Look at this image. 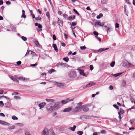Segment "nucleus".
Wrapping results in <instances>:
<instances>
[{
	"label": "nucleus",
	"instance_id": "nucleus-16",
	"mask_svg": "<svg viewBox=\"0 0 135 135\" xmlns=\"http://www.w3.org/2000/svg\"><path fill=\"white\" fill-rule=\"evenodd\" d=\"M58 23L59 26H62L63 24L62 21L60 20L58 18Z\"/></svg>",
	"mask_w": 135,
	"mask_h": 135
},
{
	"label": "nucleus",
	"instance_id": "nucleus-46",
	"mask_svg": "<svg viewBox=\"0 0 135 135\" xmlns=\"http://www.w3.org/2000/svg\"><path fill=\"white\" fill-rule=\"evenodd\" d=\"M55 71V70L54 69H51L50 71L49 72V73L50 74H51L53 72H54Z\"/></svg>",
	"mask_w": 135,
	"mask_h": 135
},
{
	"label": "nucleus",
	"instance_id": "nucleus-31",
	"mask_svg": "<svg viewBox=\"0 0 135 135\" xmlns=\"http://www.w3.org/2000/svg\"><path fill=\"white\" fill-rule=\"evenodd\" d=\"M77 133L79 135H82L83 134V132L82 131H79L77 132Z\"/></svg>",
	"mask_w": 135,
	"mask_h": 135
},
{
	"label": "nucleus",
	"instance_id": "nucleus-49",
	"mask_svg": "<svg viewBox=\"0 0 135 135\" xmlns=\"http://www.w3.org/2000/svg\"><path fill=\"white\" fill-rule=\"evenodd\" d=\"M15 128V126H12L11 127H9L8 128V129L10 130L11 129H14Z\"/></svg>",
	"mask_w": 135,
	"mask_h": 135
},
{
	"label": "nucleus",
	"instance_id": "nucleus-9",
	"mask_svg": "<svg viewBox=\"0 0 135 135\" xmlns=\"http://www.w3.org/2000/svg\"><path fill=\"white\" fill-rule=\"evenodd\" d=\"M67 64L66 63H64L62 62L57 63V66H62V67H64L67 66Z\"/></svg>",
	"mask_w": 135,
	"mask_h": 135
},
{
	"label": "nucleus",
	"instance_id": "nucleus-28",
	"mask_svg": "<svg viewBox=\"0 0 135 135\" xmlns=\"http://www.w3.org/2000/svg\"><path fill=\"white\" fill-rule=\"evenodd\" d=\"M135 121V119H132L130 120V122L131 124H132Z\"/></svg>",
	"mask_w": 135,
	"mask_h": 135
},
{
	"label": "nucleus",
	"instance_id": "nucleus-64",
	"mask_svg": "<svg viewBox=\"0 0 135 135\" xmlns=\"http://www.w3.org/2000/svg\"><path fill=\"white\" fill-rule=\"evenodd\" d=\"M133 109H135V105H133V106L131 108L129 109L128 110H130Z\"/></svg>",
	"mask_w": 135,
	"mask_h": 135
},
{
	"label": "nucleus",
	"instance_id": "nucleus-40",
	"mask_svg": "<svg viewBox=\"0 0 135 135\" xmlns=\"http://www.w3.org/2000/svg\"><path fill=\"white\" fill-rule=\"evenodd\" d=\"M120 112L121 113L123 114L124 113V111L122 108H120Z\"/></svg>",
	"mask_w": 135,
	"mask_h": 135
},
{
	"label": "nucleus",
	"instance_id": "nucleus-5",
	"mask_svg": "<svg viewBox=\"0 0 135 135\" xmlns=\"http://www.w3.org/2000/svg\"><path fill=\"white\" fill-rule=\"evenodd\" d=\"M109 49V48H107L105 49L103 48H101L99 50H94V52L96 53H97V52H101L102 51L108 50V49Z\"/></svg>",
	"mask_w": 135,
	"mask_h": 135
},
{
	"label": "nucleus",
	"instance_id": "nucleus-30",
	"mask_svg": "<svg viewBox=\"0 0 135 135\" xmlns=\"http://www.w3.org/2000/svg\"><path fill=\"white\" fill-rule=\"evenodd\" d=\"M122 73H117V74H114V76L115 77H117V76H119V75H121Z\"/></svg>",
	"mask_w": 135,
	"mask_h": 135
},
{
	"label": "nucleus",
	"instance_id": "nucleus-61",
	"mask_svg": "<svg viewBox=\"0 0 135 135\" xmlns=\"http://www.w3.org/2000/svg\"><path fill=\"white\" fill-rule=\"evenodd\" d=\"M21 17L25 18L26 17V15H25V14H22L21 16Z\"/></svg>",
	"mask_w": 135,
	"mask_h": 135
},
{
	"label": "nucleus",
	"instance_id": "nucleus-17",
	"mask_svg": "<svg viewBox=\"0 0 135 135\" xmlns=\"http://www.w3.org/2000/svg\"><path fill=\"white\" fill-rule=\"evenodd\" d=\"M1 124L3 125L9 126L10 124L7 122L2 120Z\"/></svg>",
	"mask_w": 135,
	"mask_h": 135
},
{
	"label": "nucleus",
	"instance_id": "nucleus-7",
	"mask_svg": "<svg viewBox=\"0 0 135 135\" xmlns=\"http://www.w3.org/2000/svg\"><path fill=\"white\" fill-rule=\"evenodd\" d=\"M73 101V99H71V100H70L69 98H68L66 99V100H62L61 102V103H62L63 104H65L66 103L70 101Z\"/></svg>",
	"mask_w": 135,
	"mask_h": 135
},
{
	"label": "nucleus",
	"instance_id": "nucleus-39",
	"mask_svg": "<svg viewBox=\"0 0 135 135\" xmlns=\"http://www.w3.org/2000/svg\"><path fill=\"white\" fill-rule=\"evenodd\" d=\"M21 38L24 41H26L27 40V38L25 37L22 36L21 37Z\"/></svg>",
	"mask_w": 135,
	"mask_h": 135
},
{
	"label": "nucleus",
	"instance_id": "nucleus-33",
	"mask_svg": "<svg viewBox=\"0 0 135 135\" xmlns=\"http://www.w3.org/2000/svg\"><path fill=\"white\" fill-rule=\"evenodd\" d=\"M35 19L36 20H40L41 21L42 20L41 17H36L35 18Z\"/></svg>",
	"mask_w": 135,
	"mask_h": 135
},
{
	"label": "nucleus",
	"instance_id": "nucleus-60",
	"mask_svg": "<svg viewBox=\"0 0 135 135\" xmlns=\"http://www.w3.org/2000/svg\"><path fill=\"white\" fill-rule=\"evenodd\" d=\"M25 135H31L28 131H27L25 133Z\"/></svg>",
	"mask_w": 135,
	"mask_h": 135
},
{
	"label": "nucleus",
	"instance_id": "nucleus-23",
	"mask_svg": "<svg viewBox=\"0 0 135 135\" xmlns=\"http://www.w3.org/2000/svg\"><path fill=\"white\" fill-rule=\"evenodd\" d=\"M17 78L20 80L23 81L25 80L26 79V78H23L22 76H20V77H17Z\"/></svg>",
	"mask_w": 135,
	"mask_h": 135
},
{
	"label": "nucleus",
	"instance_id": "nucleus-58",
	"mask_svg": "<svg viewBox=\"0 0 135 135\" xmlns=\"http://www.w3.org/2000/svg\"><path fill=\"white\" fill-rule=\"evenodd\" d=\"M18 94V92H14V93H12V95H17Z\"/></svg>",
	"mask_w": 135,
	"mask_h": 135
},
{
	"label": "nucleus",
	"instance_id": "nucleus-6",
	"mask_svg": "<svg viewBox=\"0 0 135 135\" xmlns=\"http://www.w3.org/2000/svg\"><path fill=\"white\" fill-rule=\"evenodd\" d=\"M46 108L47 110L49 111H50L54 109L53 106H50L49 104H47L46 106Z\"/></svg>",
	"mask_w": 135,
	"mask_h": 135
},
{
	"label": "nucleus",
	"instance_id": "nucleus-35",
	"mask_svg": "<svg viewBox=\"0 0 135 135\" xmlns=\"http://www.w3.org/2000/svg\"><path fill=\"white\" fill-rule=\"evenodd\" d=\"M9 77L12 79L13 81H14L15 79H16L13 76H11L10 75H9Z\"/></svg>",
	"mask_w": 135,
	"mask_h": 135
},
{
	"label": "nucleus",
	"instance_id": "nucleus-43",
	"mask_svg": "<svg viewBox=\"0 0 135 135\" xmlns=\"http://www.w3.org/2000/svg\"><path fill=\"white\" fill-rule=\"evenodd\" d=\"M124 12H125V14L127 16H128V15L127 14L126 12V6L124 5Z\"/></svg>",
	"mask_w": 135,
	"mask_h": 135
},
{
	"label": "nucleus",
	"instance_id": "nucleus-27",
	"mask_svg": "<svg viewBox=\"0 0 135 135\" xmlns=\"http://www.w3.org/2000/svg\"><path fill=\"white\" fill-rule=\"evenodd\" d=\"M63 59L66 62H68L69 61V59L68 57H64L63 58Z\"/></svg>",
	"mask_w": 135,
	"mask_h": 135
},
{
	"label": "nucleus",
	"instance_id": "nucleus-47",
	"mask_svg": "<svg viewBox=\"0 0 135 135\" xmlns=\"http://www.w3.org/2000/svg\"><path fill=\"white\" fill-rule=\"evenodd\" d=\"M46 15L47 16L48 18H49L50 16L49 15V13L48 11L46 13Z\"/></svg>",
	"mask_w": 135,
	"mask_h": 135
},
{
	"label": "nucleus",
	"instance_id": "nucleus-24",
	"mask_svg": "<svg viewBox=\"0 0 135 135\" xmlns=\"http://www.w3.org/2000/svg\"><path fill=\"white\" fill-rule=\"evenodd\" d=\"M46 100L48 102H53L55 101V100L51 99H46Z\"/></svg>",
	"mask_w": 135,
	"mask_h": 135
},
{
	"label": "nucleus",
	"instance_id": "nucleus-52",
	"mask_svg": "<svg viewBox=\"0 0 135 135\" xmlns=\"http://www.w3.org/2000/svg\"><path fill=\"white\" fill-rule=\"evenodd\" d=\"M93 34L95 35L96 36H97L98 35V32L95 31H94L93 32Z\"/></svg>",
	"mask_w": 135,
	"mask_h": 135
},
{
	"label": "nucleus",
	"instance_id": "nucleus-21",
	"mask_svg": "<svg viewBox=\"0 0 135 135\" xmlns=\"http://www.w3.org/2000/svg\"><path fill=\"white\" fill-rule=\"evenodd\" d=\"M75 16L73 15V16H70L68 18V20L69 21H72L75 19Z\"/></svg>",
	"mask_w": 135,
	"mask_h": 135
},
{
	"label": "nucleus",
	"instance_id": "nucleus-38",
	"mask_svg": "<svg viewBox=\"0 0 135 135\" xmlns=\"http://www.w3.org/2000/svg\"><path fill=\"white\" fill-rule=\"evenodd\" d=\"M5 105H6V107H8L10 105V104L8 100L7 102L5 104Z\"/></svg>",
	"mask_w": 135,
	"mask_h": 135
},
{
	"label": "nucleus",
	"instance_id": "nucleus-63",
	"mask_svg": "<svg viewBox=\"0 0 135 135\" xmlns=\"http://www.w3.org/2000/svg\"><path fill=\"white\" fill-rule=\"evenodd\" d=\"M61 46L63 47H65L66 46V44L62 42L61 43Z\"/></svg>",
	"mask_w": 135,
	"mask_h": 135
},
{
	"label": "nucleus",
	"instance_id": "nucleus-53",
	"mask_svg": "<svg viewBox=\"0 0 135 135\" xmlns=\"http://www.w3.org/2000/svg\"><path fill=\"white\" fill-rule=\"evenodd\" d=\"M70 25L71 26H74L76 25V22H72Z\"/></svg>",
	"mask_w": 135,
	"mask_h": 135
},
{
	"label": "nucleus",
	"instance_id": "nucleus-54",
	"mask_svg": "<svg viewBox=\"0 0 135 135\" xmlns=\"http://www.w3.org/2000/svg\"><path fill=\"white\" fill-rule=\"evenodd\" d=\"M82 103L81 102H80L77 103V105H78V106H80V107H82L81 105H82Z\"/></svg>",
	"mask_w": 135,
	"mask_h": 135
},
{
	"label": "nucleus",
	"instance_id": "nucleus-4",
	"mask_svg": "<svg viewBox=\"0 0 135 135\" xmlns=\"http://www.w3.org/2000/svg\"><path fill=\"white\" fill-rule=\"evenodd\" d=\"M81 108V107L80 106H76V107L73 109V112L76 113L80 110Z\"/></svg>",
	"mask_w": 135,
	"mask_h": 135
},
{
	"label": "nucleus",
	"instance_id": "nucleus-37",
	"mask_svg": "<svg viewBox=\"0 0 135 135\" xmlns=\"http://www.w3.org/2000/svg\"><path fill=\"white\" fill-rule=\"evenodd\" d=\"M113 106L116 109H117L118 110L119 109V107L116 104H113Z\"/></svg>",
	"mask_w": 135,
	"mask_h": 135
},
{
	"label": "nucleus",
	"instance_id": "nucleus-15",
	"mask_svg": "<svg viewBox=\"0 0 135 135\" xmlns=\"http://www.w3.org/2000/svg\"><path fill=\"white\" fill-rule=\"evenodd\" d=\"M41 135H48V133L46 132V130L45 129L41 133Z\"/></svg>",
	"mask_w": 135,
	"mask_h": 135
},
{
	"label": "nucleus",
	"instance_id": "nucleus-51",
	"mask_svg": "<svg viewBox=\"0 0 135 135\" xmlns=\"http://www.w3.org/2000/svg\"><path fill=\"white\" fill-rule=\"evenodd\" d=\"M53 39L54 40H56V37L55 35L54 34L53 35Z\"/></svg>",
	"mask_w": 135,
	"mask_h": 135
},
{
	"label": "nucleus",
	"instance_id": "nucleus-2",
	"mask_svg": "<svg viewBox=\"0 0 135 135\" xmlns=\"http://www.w3.org/2000/svg\"><path fill=\"white\" fill-rule=\"evenodd\" d=\"M61 106V104L60 102H57L55 103V104L53 105V107L54 109H58Z\"/></svg>",
	"mask_w": 135,
	"mask_h": 135
},
{
	"label": "nucleus",
	"instance_id": "nucleus-45",
	"mask_svg": "<svg viewBox=\"0 0 135 135\" xmlns=\"http://www.w3.org/2000/svg\"><path fill=\"white\" fill-rule=\"evenodd\" d=\"M35 43L36 44V45L37 46H38L40 45V44L38 41H35Z\"/></svg>",
	"mask_w": 135,
	"mask_h": 135
},
{
	"label": "nucleus",
	"instance_id": "nucleus-22",
	"mask_svg": "<svg viewBox=\"0 0 135 135\" xmlns=\"http://www.w3.org/2000/svg\"><path fill=\"white\" fill-rule=\"evenodd\" d=\"M52 47H54V50L56 52H58V50L57 49V46L55 44H54L52 45Z\"/></svg>",
	"mask_w": 135,
	"mask_h": 135
},
{
	"label": "nucleus",
	"instance_id": "nucleus-8",
	"mask_svg": "<svg viewBox=\"0 0 135 135\" xmlns=\"http://www.w3.org/2000/svg\"><path fill=\"white\" fill-rule=\"evenodd\" d=\"M35 25L36 26H37L39 28V31H41L42 30V25L40 24H38L37 23H36L35 24Z\"/></svg>",
	"mask_w": 135,
	"mask_h": 135
},
{
	"label": "nucleus",
	"instance_id": "nucleus-18",
	"mask_svg": "<svg viewBox=\"0 0 135 135\" xmlns=\"http://www.w3.org/2000/svg\"><path fill=\"white\" fill-rule=\"evenodd\" d=\"M95 83L94 82H91L89 83L86 85V86L89 87L92 86L93 85H95Z\"/></svg>",
	"mask_w": 135,
	"mask_h": 135
},
{
	"label": "nucleus",
	"instance_id": "nucleus-56",
	"mask_svg": "<svg viewBox=\"0 0 135 135\" xmlns=\"http://www.w3.org/2000/svg\"><path fill=\"white\" fill-rule=\"evenodd\" d=\"M58 13L59 15H62V14H63V13L60 11H59L58 12Z\"/></svg>",
	"mask_w": 135,
	"mask_h": 135
},
{
	"label": "nucleus",
	"instance_id": "nucleus-59",
	"mask_svg": "<svg viewBox=\"0 0 135 135\" xmlns=\"http://www.w3.org/2000/svg\"><path fill=\"white\" fill-rule=\"evenodd\" d=\"M16 63L18 65H20L21 64V61H20L17 62H16Z\"/></svg>",
	"mask_w": 135,
	"mask_h": 135
},
{
	"label": "nucleus",
	"instance_id": "nucleus-29",
	"mask_svg": "<svg viewBox=\"0 0 135 135\" xmlns=\"http://www.w3.org/2000/svg\"><path fill=\"white\" fill-rule=\"evenodd\" d=\"M115 62L114 61H113L110 64V66L113 67L115 65Z\"/></svg>",
	"mask_w": 135,
	"mask_h": 135
},
{
	"label": "nucleus",
	"instance_id": "nucleus-36",
	"mask_svg": "<svg viewBox=\"0 0 135 135\" xmlns=\"http://www.w3.org/2000/svg\"><path fill=\"white\" fill-rule=\"evenodd\" d=\"M80 48L81 50H84L86 48V47L85 46H81Z\"/></svg>",
	"mask_w": 135,
	"mask_h": 135
},
{
	"label": "nucleus",
	"instance_id": "nucleus-32",
	"mask_svg": "<svg viewBox=\"0 0 135 135\" xmlns=\"http://www.w3.org/2000/svg\"><path fill=\"white\" fill-rule=\"evenodd\" d=\"M30 52H31V50H27V51L26 52V54H25V56H26L29 55V53Z\"/></svg>",
	"mask_w": 135,
	"mask_h": 135
},
{
	"label": "nucleus",
	"instance_id": "nucleus-14",
	"mask_svg": "<svg viewBox=\"0 0 135 135\" xmlns=\"http://www.w3.org/2000/svg\"><path fill=\"white\" fill-rule=\"evenodd\" d=\"M46 103L45 102H42L41 103L38 105V106L40 107V109H41L42 108L44 107V106L45 105Z\"/></svg>",
	"mask_w": 135,
	"mask_h": 135
},
{
	"label": "nucleus",
	"instance_id": "nucleus-62",
	"mask_svg": "<svg viewBox=\"0 0 135 135\" xmlns=\"http://www.w3.org/2000/svg\"><path fill=\"white\" fill-rule=\"evenodd\" d=\"M0 104L1 105V106L3 107L4 105V104L3 102L2 101H0Z\"/></svg>",
	"mask_w": 135,
	"mask_h": 135
},
{
	"label": "nucleus",
	"instance_id": "nucleus-55",
	"mask_svg": "<svg viewBox=\"0 0 135 135\" xmlns=\"http://www.w3.org/2000/svg\"><path fill=\"white\" fill-rule=\"evenodd\" d=\"M126 84V82L125 81H123L122 82V85L124 86H125Z\"/></svg>",
	"mask_w": 135,
	"mask_h": 135
},
{
	"label": "nucleus",
	"instance_id": "nucleus-3",
	"mask_svg": "<svg viewBox=\"0 0 135 135\" xmlns=\"http://www.w3.org/2000/svg\"><path fill=\"white\" fill-rule=\"evenodd\" d=\"M56 85L58 87L61 88H63L65 87L66 85L65 84L56 82Z\"/></svg>",
	"mask_w": 135,
	"mask_h": 135
},
{
	"label": "nucleus",
	"instance_id": "nucleus-57",
	"mask_svg": "<svg viewBox=\"0 0 135 135\" xmlns=\"http://www.w3.org/2000/svg\"><path fill=\"white\" fill-rule=\"evenodd\" d=\"M119 24L117 23H116L115 24V27L116 28H118L119 27Z\"/></svg>",
	"mask_w": 135,
	"mask_h": 135
},
{
	"label": "nucleus",
	"instance_id": "nucleus-41",
	"mask_svg": "<svg viewBox=\"0 0 135 135\" xmlns=\"http://www.w3.org/2000/svg\"><path fill=\"white\" fill-rule=\"evenodd\" d=\"M17 126L21 127H22L24 126L23 124L22 123H17Z\"/></svg>",
	"mask_w": 135,
	"mask_h": 135
},
{
	"label": "nucleus",
	"instance_id": "nucleus-25",
	"mask_svg": "<svg viewBox=\"0 0 135 135\" xmlns=\"http://www.w3.org/2000/svg\"><path fill=\"white\" fill-rule=\"evenodd\" d=\"M103 14L102 13H100L97 16V18L98 19H100L101 17H102Z\"/></svg>",
	"mask_w": 135,
	"mask_h": 135
},
{
	"label": "nucleus",
	"instance_id": "nucleus-42",
	"mask_svg": "<svg viewBox=\"0 0 135 135\" xmlns=\"http://www.w3.org/2000/svg\"><path fill=\"white\" fill-rule=\"evenodd\" d=\"M31 54L33 55V56H35V55H36V53L32 51L31 50Z\"/></svg>",
	"mask_w": 135,
	"mask_h": 135
},
{
	"label": "nucleus",
	"instance_id": "nucleus-34",
	"mask_svg": "<svg viewBox=\"0 0 135 135\" xmlns=\"http://www.w3.org/2000/svg\"><path fill=\"white\" fill-rule=\"evenodd\" d=\"M12 119L13 120H17L18 119V118L15 116V115H13L12 117Z\"/></svg>",
	"mask_w": 135,
	"mask_h": 135
},
{
	"label": "nucleus",
	"instance_id": "nucleus-19",
	"mask_svg": "<svg viewBox=\"0 0 135 135\" xmlns=\"http://www.w3.org/2000/svg\"><path fill=\"white\" fill-rule=\"evenodd\" d=\"M76 126L75 125H74L73 127H70L68 128V129H70L73 131H74L76 128Z\"/></svg>",
	"mask_w": 135,
	"mask_h": 135
},
{
	"label": "nucleus",
	"instance_id": "nucleus-10",
	"mask_svg": "<svg viewBox=\"0 0 135 135\" xmlns=\"http://www.w3.org/2000/svg\"><path fill=\"white\" fill-rule=\"evenodd\" d=\"M104 23H101L100 22H96L95 24V26L96 27L97 25H98L100 26H103L104 25Z\"/></svg>",
	"mask_w": 135,
	"mask_h": 135
},
{
	"label": "nucleus",
	"instance_id": "nucleus-26",
	"mask_svg": "<svg viewBox=\"0 0 135 135\" xmlns=\"http://www.w3.org/2000/svg\"><path fill=\"white\" fill-rule=\"evenodd\" d=\"M100 133L103 134H105L107 133V132L105 130H100Z\"/></svg>",
	"mask_w": 135,
	"mask_h": 135
},
{
	"label": "nucleus",
	"instance_id": "nucleus-48",
	"mask_svg": "<svg viewBox=\"0 0 135 135\" xmlns=\"http://www.w3.org/2000/svg\"><path fill=\"white\" fill-rule=\"evenodd\" d=\"M101 3L102 4H104L106 3V2L105 0H102Z\"/></svg>",
	"mask_w": 135,
	"mask_h": 135
},
{
	"label": "nucleus",
	"instance_id": "nucleus-12",
	"mask_svg": "<svg viewBox=\"0 0 135 135\" xmlns=\"http://www.w3.org/2000/svg\"><path fill=\"white\" fill-rule=\"evenodd\" d=\"M86 105H84L81 107V108L83 109V110L85 112L88 111L89 109V108L86 107Z\"/></svg>",
	"mask_w": 135,
	"mask_h": 135
},
{
	"label": "nucleus",
	"instance_id": "nucleus-11",
	"mask_svg": "<svg viewBox=\"0 0 135 135\" xmlns=\"http://www.w3.org/2000/svg\"><path fill=\"white\" fill-rule=\"evenodd\" d=\"M79 72L80 74L81 75H83L84 76H87V75L85 74L84 72V70L83 69H79Z\"/></svg>",
	"mask_w": 135,
	"mask_h": 135
},
{
	"label": "nucleus",
	"instance_id": "nucleus-44",
	"mask_svg": "<svg viewBox=\"0 0 135 135\" xmlns=\"http://www.w3.org/2000/svg\"><path fill=\"white\" fill-rule=\"evenodd\" d=\"M73 10L74 11V12H75L78 15H79V13L77 12V11L75 9H73Z\"/></svg>",
	"mask_w": 135,
	"mask_h": 135
},
{
	"label": "nucleus",
	"instance_id": "nucleus-50",
	"mask_svg": "<svg viewBox=\"0 0 135 135\" xmlns=\"http://www.w3.org/2000/svg\"><path fill=\"white\" fill-rule=\"evenodd\" d=\"M90 68L91 70H92L94 68L93 66L92 65H91L90 66Z\"/></svg>",
	"mask_w": 135,
	"mask_h": 135
},
{
	"label": "nucleus",
	"instance_id": "nucleus-1",
	"mask_svg": "<svg viewBox=\"0 0 135 135\" xmlns=\"http://www.w3.org/2000/svg\"><path fill=\"white\" fill-rule=\"evenodd\" d=\"M69 76L71 78H75L76 76V73L75 71L72 70L68 74Z\"/></svg>",
	"mask_w": 135,
	"mask_h": 135
},
{
	"label": "nucleus",
	"instance_id": "nucleus-13",
	"mask_svg": "<svg viewBox=\"0 0 135 135\" xmlns=\"http://www.w3.org/2000/svg\"><path fill=\"white\" fill-rule=\"evenodd\" d=\"M72 107H69V108H66L64 109V110H63V112H69L72 110Z\"/></svg>",
	"mask_w": 135,
	"mask_h": 135
},
{
	"label": "nucleus",
	"instance_id": "nucleus-20",
	"mask_svg": "<svg viewBox=\"0 0 135 135\" xmlns=\"http://www.w3.org/2000/svg\"><path fill=\"white\" fill-rule=\"evenodd\" d=\"M112 28L111 27H107V30H105L107 33L109 32L112 30Z\"/></svg>",
	"mask_w": 135,
	"mask_h": 135
}]
</instances>
